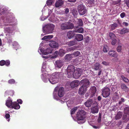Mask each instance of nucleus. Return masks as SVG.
I'll use <instances>...</instances> for the list:
<instances>
[{
	"label": "nucleus",
	"mask_w": 129,
	"mask_h": 129,
	"mask_svg": "<svg viewBox=\"0 0 129 129\" xmlns=\"http://www.w3.org/2000/svg\"><path fill=\"white\" fill-rule=\"evenodd\" d=\"M61 29L62 30L73 29L74 27L73 24L69 22H66L60 24Z\"/></svg>",
	"instance_id": "1"
},
{
	"label": "nucleus",
	"mask_w": 129,
	"mask_h": 129,
	"mask_svg": "<svg viewBox=\"0 0 129 129\" xmlns=\"http://www.w3.org/2000/svg\"><path fill=\"white\" fill-rule=\"evenodd\" d=\"M54 25L52 24H47L43 28V32L47 34L52 33L54 29Z\"/></svg>",
	"instance_id": "2"
},
{
	"label": "nucleus",
	"mask_w": 129,
	"mask_h": 129,
	"mask_svg": "<svg viewBox=\"0 0 129 129\" xmlns=\"http://www.w3.org/2000/svg\"><path fill=\"white\" fill-rule=\"evenodd\" d=\"M85 112L83 110L79 111L77 113L76 117L78 121L83 120L85 117Z\"/></svg>",
	"instance_id": "3"
},
{
	"label": "nucleus",
	"mask_w": 129,
	"mask_h": 129,
	"mask_svg": "<svg viewBox=\"0 0 129 129\" xmlns=\"http://www.w3.org/2000/svg\"><path fill=\"white\" fill-rule=\"evenodd\" d=\"M58 77V73H55L53 74L50 79H48V80L51 84H54L57 82Z\"/></svg>",
	"instance_id": "4"
},
{
	"label": "nucleus",
	"mask_w": 129,
	"mask_h": 129,
	"mask_svg": "<svg viewBox=\"0 0 129 129\" xmlns=\"http://www.w3.org/2000/svg\"><path fill=\"white\" fill-rule=\"evenodd\" d=\"M75 70V68L73 66H69L67 68V73L69 78L71 77L73 75V73Z\"/></svg>",
	"instance_id": "5"
},
{
	"label": "nucleus",
	"mask_w": 129,
	"mask_h": 129,
	"mask_svg": "<svg viewBox=\"0 0 129 129\" xmlns=\"http://www.w3.org/2000/svg\"><path fill=\"white\" fill-rule=\"evenodd\" d=\"M110 94V90L109 88L105 87L102 89V94L104 97H107Z\"/></svg>",
	"instance_id": "6"
},
{
	"label": "nucleus",
	"mask_w": 129,
	"mask_h": 129,
	"mask_svg": "<svg viewBox=\"0 0 129 129\" xmlns=\"http://www.w3.org/2000/svg\"><path fill=\"white\" fill-rule=\"evenodd\" d=\"M81 73L82 69L79 68H77L74 72L72 76L75 79H77L81 76Z\"/></svg>",
	"instance_id": "7"
},
{
	"label": "nucleus",
	"mask_w": 129,
	"mask_h": 129,
	"mask_svg": "<svg viewBox=\"0 0 129 129\" xmlns=\"http://www.w3.org/2000/svg\"><path fill=\"white\" fill-rule=\"evenodd\" d=\"M78 9L80 14L81 15H84L86 13V10L84 6L82 4L78 6Z\"/></svg>",
	"instance_id": "8"
},
{
	"label": "nucleus",
	"mask_w": 129,
	"mask_h": 129,
	"mask_svg": "<svg viewBox=\"0 0 129 129\" xmlns=\"http://www.w3.org/2000/svg\"><path fill=\"white\" fill-rule=\"evenodd\" d=\"M38 51H40L41 52L40 54L44 55L51 53L52 52V50L50 48H47L46 50H43L42 48H40ZM38 51L39 52V51Z\"/></svg>",
	"instance_id": "9"
},
{
	"label": "nucleus",
	"mask_w": 129,
	"mask_h": 129,
	"mask_svg": "<svg viewBox=\"0 0 129 129\" xmlns=\"http://www.w3.org/2000/svg\"><path fill=\"white\" fill-rule=\"evenodd\" d=\"M65 54L64 51L62 49H60L58 52L57 51H55L54 53V55L52 56H57L58 55L60 56H62L64 55Z\"/></svg>",
	"instance_id": "10"
},
{
	"label": "nucleus",
	"mask_w": 129,
	"mask_h": 129,
	"mask_svg": "<svg viewBox=\"0 0 129 129\" xmlns=\"http://www.w3.org/2000/svg\"><path fill=\"white\" fill-rule=\"evenodd\" d=\"M64 61V59L57 60L55 62V66L59 68H61L63 66Z\"/></svg>",
	"instance_id": "11"
},
{
	"label": "nucleus",
	"mask_w": 129,
	"mask_h": 129,
	"mask_svg": "<svg viewBox=\"0 0 129 129\" xmlns=\"http://www.w3.org/2000/svg\"><path fill=\"white\" fill-rule=\"evenodd\" d=\"M80 83L83 84L82 86L86 87L87 88L88 87V86L90 84V82L89 80L86 79L82 80L80 81Z\"/></svg>",
	"instance_id": "12"
},
{
	"label": "nucleus",
	"mask_w": 129,
	"mask_h": 129,
	"mask_svg": "<svg viewBox=\"0 0 129 129\" xmlns=\"http://www.w3.org/2000/svg\"><path fill=\"white\" fill-rule=\"evenodd\" d=\"M87 90L86 87L82 86L79 88V93L81 95L84 94Z\"/></svg>",
	"instance_id": "13"
},
{
	"label": "nucleus",
	"mask_w": 129,
	"mask_h": 129,
	"mask_svg": "<svg viewBox=\"0 0 129 129\" xmlns=\"http://www.w3.org/2000/svg\"><path fill=\"white\" fill-rule=\"evenodd\" d=\"M75 40L78 41H80L82 40L83 39V36L80 34H75Z\"/></svg>",
	"instance_id": "14"
},
{
	"label": "nucleus",
	"mask_w": 129,
	"mask_h": 129,
	"mask_svg": "<svg viewBox=\"0 0 129 129\" xmlns=\"http://www.w3.org/2000/svg\"><path fill=\"white\" fill-rule=\"evenodd\" d=\"M79 85V81L76 80L72 81L70 84V86L72 88L77 87Z\"/></svg>",
	"instance_id": "15"
},
{
	"label": "nucleus",
	"mask_w": 129,
	"mask_h": 129,
	"mask_svg": "<svg viewBox=\"0 0 129 129\" xmlns=\"http://www.w3.org/2000/svg\"><path fill=\"white\" fill-rule=\"evenodd\" d=\"M49 44L50 46L52 48H58V47L57 43L54 41L50 42Z\"/></svg>",
	"instance_id": "16"
},
{
	"label": "nucleus",
	"mask_w": 129,
	"mask_h": 129,
	"mask_svg": "<svg viewBox=\"0 0 129 129\" xmlns=\"http://www.w3.org/2000/svg\"><path fill=\"white\" fill-rule=\"evenodd\" d=\"M75 33V32H74V30L68 31L67 34L68 38L69 39H71L74 36L75 37V34L74 33Z\"/></svg>",
	"instance_id": "17"
},
{
	"label": "nucleus",
	"mask_w": 129,
	"mask_h": 129,
	"mask_svg": "<svg viewBox=\"0 0 129 129\" xmlns=\"http://www.w3.org/2000/svg\"><path fill=\"white\" fill-rule=\"evenodd\" d=\"M93 103V100L92 99H90L86 102L84 103V105L87 107H89L91 106Z\"/></svg>",
	"instance_id": "18"
},
{
	"label": "nucleus",
	"mask_w": 129,
	"mask_h": 129,
	"mask_svg": "<svg viewBox=\"0 0 129 129\" xmlns=\"http://www.w3.org/2000/svg\"><path fill=\"white\" fill-rule=\"evenodd\" d=\"M91 112L93 113H97L99 111L98 107V105L92 107L91 109Z\"/></svg>",
	"instance_id": "19"
},
{
	"label": "nucleus",
	"mask_w": 129,
	"mask_h": 129,
	"mask_svg": "<svg viewBox=\"0 0 129 129\" xmlns=\"http://www.w3.org/2000/svg\"><path fill=\"white\" fill-rule=\"evenodd\" d=\"M64 94V88L62 87H61L59 88L58 90V95L60 97H61Z\"/></svg>",
	"instance_id": "20"
},
{
	"label": "nucleus",
	"mask_w": 129,
	"mask_h": 129,
	"mask_svg": "<svg viewBox=\"0 0 129 129\" xmlns=\"http://www.w3.org/2000/svg\"><path fill=\"white\" fill-rule=\"evenodd\" d=\"M92 68L95 70H99L101 68L100 64L98 62H96L92 66Z\"/></svg>",
	"instance_id": "21"
},
{
	"label": "nucleus",
	"mask_w": 129,
	"mask_h": 129,
	"mask_svg": "<svg viewBox=\"0 0 129 129\" xmlns=\"http://www.w3.org/2000/svg\"><path fill=\"white\" fill-rule=\"evenodd\" d=\"M12 107V108L15 109H18L20 107V106L19 104L16 102H13V104Z\"/></svg>",
	"instance_id": "22"
},
{
	"label": "nucleus",
	"mask_w": 129,
	"mask_h": 129,
	"mask_svg": "<svg viewBox=\"0 0 129 129\" xmlns=\"http://www.w3.org/2000/svg\"><path fill=\"white\" fill-rule=\"evenodd\" d=\"M63 4V2L62 0H58L55 3V6L57 8L61 6Z\"/></svg>",
	"instance_id": "23"
},
{
	"label": "nucleus",
	"mask_w": 129,
	"mask_h": 129,
	"mask_svg": "<svg viewBox=\"0 0 129 129\" xmlns=\"http://www.w3.org/2000/svg\"><path fill=\"white\" fill-rule=\"evenodd\" d=\"M109 54L111 56H118L117 52L113 50L110 51L109 52Z\"/></svg>",
	"instance_id": "24"
},
{
	"label": "nucleus",
	"mask_w": 129,
	"mask_h": 129,
	"mask_svg": "<svg viewBox=\"0 0 129 129\" xmlns=\"http://www.w3.org/2000/svg\"><path fill=\"white\" fill-rule=\"evenodd\" d=\"M75 30H74V31L75 33H82L84 31V29L82 27H80L79 28L76 27Z\"/></svg>",
	"instance_id": "25"
},
{
	"label": "nucleus",
	"mask_w": 129,
	"mask_h": 129,
	"mask_svg": "<svg viewBox=\"0 0 129 129\" xmlns=\"http://www.w3.org/2000/svg\"><path fill=\"white\" fill-rule=\"evenodd\" d=\"M122 119L125 122H127L129 119V115L124 114H123Z\"/></svg>",
	"instance_id": "26"
},
{
	"label": "nucleus",
	"mask_w": 129,
	"mask_h": 129,
	"mask_svg": "<svg viewBox=\"0 0 129 129\" xmlns=\"http://www.w3.org/2000/svg\"><path fill=\"white\" fill-rule=\"evenodd\" d=\"M13 104V102L11 100H7L6 102V104L8 107H10L12 106Z\"/></svg>",
	"instance_id": "27"
},
{
	"label": "nucleus",
	"mask_w": 129,
	"mask_h": 129,
	"mask_svg": "<svg viewBox=\"0 0 129 129\" xmlns=\"http://www.w3.org/2000/svg\"><path fill=\"white\" fill-rule=\"evenodd\" d=\"M121 88L123 91L125 92L127 91L128 90V88L125 84H122L121 86Z\"/></svg>",
	"instance_id": "28"
},
{
	"label": "nucleus",
	"mask_w": 129,
	"mask_h": 129,
	"mask_svg": "<svg viewBox=\"0 0 129 129\" xmlns=\"http://www.w3.org/2000/svg\"><path fill=\"white\" fill-rule=\"evenodd\" d=\"M80 54V53L79 51H76L73 53V54H67L65 56H70L72 55H74V56H79Z\"/></svg>",
	"instance_id": "29"
},
{
	"label": "nucleus",
	"mask_w": 129,
	"mask_h": 129,
	"mask_svg": "<svg viewBox=\"0 0 129 129\" xmlns=\"http://www.w3.org/2000/svg\"><path fill=\"white\" fill-rule=\"evenodd\" d=\"M12 34H7L6 35L8 42L9 43L12 42Z\"/></svg>",
	"instance_id": "30"
},
{
	"label": "nucleus",
	"mask_w": 129,
	"mask_h": 129,
	"mask_svg": "<svg viewBox=\"0 0 129 129\" xmlns=\"http://www.w3.org/2000/svg\"><path fill=\"white\" fill-rule=\"evenodd\" d=\"M87 5L88 6L90 7L93 6L94 4V1H87V2H86Z\"/></svg>",
	"instance_id": "31"
},
{
	"label": "nucleus",
	"mask_w": 129,
	"mask_h": 129,
	"mask_svg": "<svg viewBox=\"0 0 129 129\" xmlns=\"http://www.w3.org/2000/svg\"><path fill=\"white\" fill-rule=\"evenodd\" d=\"M67 44L69 46H71L76 44V41H72L68 42L67 43Z\"/></svg>",
	"instance_id": "32"
},
{
	"label": "nucleus",
	"mask_w": 129,
	"mask_h": 129,
	"mask_svg": "<svg viewBox=\"0 0 129 129\" xmlns=\"http://www.w3.org/2000/svg\"><path fill=\"white\" fill-rule=\"evenodd\" d=\"M128 29L126 28H124L121 30L120 32V34H123L128 32Z\"/></svg>",
	"instance_id": "33"
},
{
	"label": "nucleus",
	"mask_w": 129,
	"mask_h": 129,
	"mask_svg": "<svg viewBox=\"0 0 129 129\" xmlns=\"http://www.w3.org/2000/svg\"><path fill=\"white\" fill-rule=\"evenodd\" d=\"M122 112H118L115 117L116 119L117 120L120 119L122 117Z\"/></svg>",
	"instance_id": "34"
},
{
	"label": "nucleus",
	"mask_w": 129,
	"mask_h": 129,
	"mask_svg": "<svg viewBox=\"0 0 129 129\" xmlns=\"http://www.w3.org/2000/svg\"><path fill=\"white\" fill-rule=\"evenodd\" d=\"M13 46H14L13 48L16 50H17V49H18V48L19 47V44L16 42H15L13 44Z\"/></svg>",
	"instance_id": "35"
},
{
	"label": "nucleus",
	"mask_w": 129,
	"mask_h": 129,
	"mask_svg": "<svg viewBox=\"0 0 129 129\" xmlns=\"http://www.w3.org/2000/svg\"><path fill=\"white\" fill-rule=\"evenodd\" d=\"M111 28L112 30H113L115 29L118 26V24L117 23H114L111 25Z\"/></svg>",
	"instance_id": "36"
},
{
	"label": "nucleus",
	"mask_w": 129,
	"mask_h": 129,
	"mask_svg": "<svg viewBox=\"0 0 129 129\" xmlns=\"http://www.w3.org/2000/svg\"><path fill=\"white\" fill-rule=\"evenodd\" d=\"M118 46L117 48V51L118 52H120L122 49V45L121 44H118Z\"/></svg>",
	"instance_id": "37"
},
{
	"label": "nucleus",
	"mask_w": 129,
	"mask_h": 129,
	"mask_svg": "<svg viewBox=\"0 0 129 129\" xmlns=\"http://www.w3.org/2000/svg\"><path fill=\"white\" fill-rule=\"evenodd\" d=\"M80 60L79 58H76L75 59L74 61L73 62L74 64V65H77L78 64H79L80 63V62L81 60V59L80 60Z\"/></svg>",
	"instance_id": "38"
},
{
	"label": "nucleus",
	"mask_w": 129,
	"mask_h": 129,
	"mask_svg": "<svg viewBox=\"0 0 129 129\" xmlns=\"http://www.w3.org/2000/svg\"><path fill=\"white\" fill-rule=\"evenodd\" d=\"M124 113L129 115V107H126L124 109Z\"/></svg>",
	"instance_id": "39"
},
{
	"label": "nucleus",
	"mask_w": 129,
	"mask_h": 129,
	"mask_svg": "<svg viewBox=\"0 0 129 129\" xmlns=\"http://www.w3.org/2000/svg\"><path fill=\"white\" fill-rule=\"evenodd\" d=\"M53 35H48L45 36L44 37L42 38V40H45L47 39H50L53 38Z\"/></svg>",
	"instance_id": "40"
},
{
	"label": "nucleus",
	"mask_w": 129,
	"mask_h": 129,
	"mask_svg": "<svg viewBox=\"0 0 129 129\" xmlns=\"http://www.w3.org/2000/svg\"><path fill=\"white\" fill-rule=\"evenodd\" d=\"M77 24L79 26H81L83 24V21L81 19H78Z\"/></svg>",
	"instance_id": "41"
},
{
	"label": "nucleus",
	"mask_w": 129,
	"mask_h": 129,
	"mask_svg": "<svg viewBox=\"0 0 129 129\" xmlns=\"http://www.w3.org/2000/svg\"><path fill=\"white\" fill-rule=\"evenodd\" d=\"M109 36L112 40L115 39L116 37L115 35L112 33H109Z\"/></svg>",
	"instance_id": "42"
},
{
	"label": "nucleus",
	"mask_w": 129,
	"mask_h": 129,
	"mask_svg": "<svg viewBox=\"0 0 129 129\" xmlns=\"http://www.w3.org/2000/svg\"><path fill=\"white\" fill-rule=\"evenodd\" d=\"M109 50L108 46L106 45L104 46L103 51L104 52H107Z\"/></svg>",
	"instance_id": "43"
},
{
	"label": "nucleus",
	"mask_w": 129,
	"mask_h": 129,
	"mask_svg": "<svg viewBox=\"0 0 129 129\" xmlns=\"http://www.w3.org/2000/svg\"><path fill=\"white\" fill-rule=\"evenodd\" d=\"M77 109V107H75L72 109L71 111V114L72 115L74 114Z\"/></svg>",
	"instance_id": "44"
},
{
	"label": "nucleus",
	"mask_w": 129,
	"mask_h": 129,
	"mask_svg": "<svg viewBox=\"0 0 129 129\" xmlns=\"http://www.w3.org/2000/svg\"><path fill=\"white\" fill-rule=\"evenodd\" d=\"M8 83L10 84H14L15 83V81L13 79H11L9 80Z\"/></svg>",
	"instance_id": "45"
},
{
	"label": "nucleus",
	"mask_w": 129,
	"mask_h": 129,
	"mask_svg": "<svg viewBox=\"0 0 129 129\" xmlns=\"http://www.w3.org/2000/svg\"><path fill=\"white\" fill-rule=\"evenodd\" d=\"M121 1V0H118L116 1H114L113 2V4L114 5L119 4Z\"/></svg>",
	"instance_id": "46"
},
{
	"label": "nucleus",
	"mask_w": 129,
	"mask_h": 129,
	"mask_svg": "<svg viewBox=\"0 0 129 129\" xmlns=\"http://www.w3.org/2000/svg\"><path fill=\"white\" fill-rule=\"evenodd\" d=\"M72 57H65V60L67 61H70L72 59Z\"/></svg>",
	"instance_id": "47"
},
{
	"label": "nucleus",
	"mask_w": 129,
	"mask_h": 129,
	"mask_svg": "<svg viewBox=\"0 0 129 129\" xmlns=\"http://www.w3.org/2000/svg\"><path fill=\"white\" fill-rule=\"evenodd\" d=\"M52 3L53 1L52 0H48L47 2V4L48 5H52Z\"/></svg>",
	"instance_id": "48"
},
{
	"label": "nucleus",
	"mask_w": 129,
	"mask_h": 129,
	"mask_svg": "<svg viewBox=\"0 0 129 129\" xmlns=\"http://www.w3.org/2000/svg\"><path fill=\"white\" fill-rule=\"evenodd\" d=\"M112 41L111 42L112 44V45H114L117 42V40L116 39H112Z\"/></svg>",
	"instance_id": "49"
},
{
	"label": "nucleus",
	"mask_w": 129,
	"mask_h": 129,
	"mask_svg": "<svg viewBox=\"0 0 129 129\" xmlns=\"http://www.w3.org/2000/svg\"><path fill=\"white\" fill-rule=\"evenodd\" d=\"M5 64V61L4 60H2L0 61V65L3 66Z\"/></svg>",
	"instance_id": "50"
},
{
	"label": "nucleus",
	"mask_w": 129,
	"mask_h": 129,
	"mask_svg": "<svg viewBox=\"0 0 129 129\" xmlns=\"http://www.w3.org/2000/svg\"><path fill=\"white\" fill-rule=\"evenodd\" d=\"M10 62L9 60H7L6 61H5V65L6 66H8L10 65Z\"/></svg>",
	"instance_id": "51"
},
{
	"label": "nucleus",
	"mask_w": 129,
	"mask_h": 129,
	"mask_svg": "<svg viewBox=\"0 0 129 129\" xmlns=\"http://www.w3.org/2000/svg\"><path fill=\"white\" fill-rule=\"evenodd\" d=\"M5 30L7 31V32L8 33V34H10V33H11V31L10 29L9 28H6Z\"/></svg>",
	"instance_id": "52"
},
{
	"label": "nucleus",
	"mask_w": 129,
	"mask_h": 129,
	"mask_svg": "<svg viewBox=\"0 0 129 129\" xmlns=\"http://www.w3.org/2000/svg\"><path fill=\"white\" fill-rule=\"evenodd\" d=\"M125 15V14L124 12L120 14V16L122 18H123Z\"/></svg>",
	"instance_id": "53"
},
{
	"label": "nucleus",
	"mask_w": 129,
	"mask_h": 129,
	"mask_svg": "<svg viewBox=\"0 0 129 129\" xmlns=\"http://www.w3.org/2000/svg\"><path fill=\"white\" fill-rule=\"evenodd\" d=\"M125 2L127 6L128 7H129V0H125Z\"/></svg>",
	"instance_id": "54"
},
{
	"label": "nucleus",
	"mask_w": 129,
	"mask_h": 129,
	"mask_svg": "<svg viewBox=\"0 0 129 129\" xmlns=\"http://www.w3.org/2000/svg\"><path fill=\"white\" fill-rule=\"evenodd\" d=\"M43 74L41 75V77L42 80L45 82H46L47 81V79H45L43 77Z\"/></svg>",
	"instance_id": "55"
},
{
	"label": "nucleus",
	"mask_w": 129,
	"mask_h": 129,
	"mask_svg": "<svg viewBox=\"0 0 129 129\" xmlns=\"http://www.w3.org/2000/svg\"><path fill=\"white\" fill-rule=\"evenodd\" d=\"M102 64L105 66H107L109 65V63L106 61H103L102 62Z\"/></svg>",
	"instance_id": "56"
},
{
	"label": "nucleus",
	"mask_w": 129,
	"mask_h": 129,
	"mask_svg": "<svg viewBox=\"0 0 129 129\" xmlns=\"http://www.w3.org/2000/svg\"><path fill=\"white\" fill-rule=\"evenodd\" d=\"M5 117L7 119H9L10 117V114L8 113L6 114L5 115Z\"/></svg>",
	"instance_id": "57"
},
{
	"label": "nucleus",
	"mask_w": 129,
	"mask_h": 129,
	"mask_svg": "<svg viewBox=\"0 0 129 129\" xmlns=\"http://www.w3.org/2000/svg\"><path fill=\"white\" fill-rule=\"evenodd\" d=\"M69 12V10L68 8H66L65 9V13L66 14H67Z\"/></svg>",
	"instance_id": "58"
},
{
	"label": "nucleus",
	"mask_w": 129,
	"mask_h": 129,
	"mask_svg": "<svg viewBox=\"0 0 129 129\" xmlns=\"http://www.w3.org/2000/svg\"><path fill=\"white\" fill-rule=\"evenodd\" d=\"M17 102H18V103L20 104H22V101L21 99H19L17 100Z\"/></svg>",
	"instance_id": "59"
},
{
	"label": "nucleus",
	"mask_w": 129,
	"mask_h": 129,
	"mask_svg": "<svg viewBox=\"0 0 129 129\" xmlns=\"http://www.w3.org/2000/svg\"><path fill=\"white\" fill-rule=\"evenodd\" d=\"M123 79L124 81L126 82H127L129 81V80L127 78L125 77H124L123 78Z\"/></svg>",
	"instance_id": "60"
},
{
	"label": "nucleus",
	"mask_w": 129,
	"mask_h": 129,
	"mask_svg": "<svg viewBox=\"0 0 129 129\" xmlns=\"http://www.w3.org/2000/svg\"><path fill=\"white\" fill-rule=\"evenodd\" d=\"M100 71H99V72L98 73V75L99 76L101 74V73L102 72V70L101 69H99V70Z\"/></svg>",
	"instance_id": "61"
},
{
	"label": "nucleus",
	"mask_w": 129,
	"mask_h": 129,
	"mask_svg": "<svg viewBox=\"0 0 129 129\" xmlns=\"http://www.w3.org/2000/svg\"><path fill=\"white\" fill-rule=\"evenodd\" d=\"M101 99H102V98H101V97L100 96H98V100L99 101H101Z\"/></svg>",
	"instance_id": "62"
},
{
	"label": "nucleus",
	"mask_w": 129,
	"mask_h": 129,
	"mask_svg": "<svg viewBox=\"0 0 129 129\" xmlns=\"http://www.w3.org/2000/svg\"><path fill=\"white\" fill-rule=\"evenodd\" d=\"M76 0H68V1L70 2H76Z\"/></svg>",
	"instance_id": "63"
},
{
	"label": "nucleus",
	"mask_w": 129,
	"mask_h": 129,
	"mask_svg": "<svg viewBox=\"0 0 129 129\" xmlns=\"http://www.w3.org/2000/svg\"><path fill=\"white\" fill-rule=\"evenodd\" d=\"M101 119L100 118H98V121L99 123H100L101 122Z\"/></svg>",
	"instance_id": "64"
}]
</instances>
